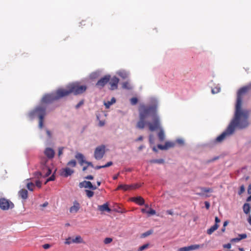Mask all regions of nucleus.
<instances>
[{"label":"nucleus","mask_w":251,"mask_h":251,"mask_svg":"<svg viewBox=\"0 0 251 251\" xmlns=\"http://www.w3.org/2000/svg\"><path fill=\"white\" fill-rule=\"evenodd\" d=\"M101 168H103V165L102 166H97L95 167V169H96V170H99V169H100Z\"/></svg>","instance_id":"61"},{"label":"nucleus","mask_w":251,"mask_h":251,"mask_svg":"<svg viewBox=\"0 0 251 251\" xmlns=\"http://www.w3.org/2000/svg\"><path fill=\"white\" fill-rule=\"evenodd\" d=\"M74 173V171L68 167L62 169L61 175L65 177H68Z\"/></svg>","instance_id":"16"},{"label":"nucleus","mask_w":251,"mask_h":251,"mask_svg":"<svg viewBox=\"0 0 251 251\" xmlns=\"http://www.w3.org/2000/svg\"><path fill=\"white\" fill-rule=\"evenodd\" d=\"M176 142H177L178 144H180V145H183V143H184V141H183V140L182 139H177V140H176Z\"/></svg>","instance_id":"52"},{"label":"nucleus","mask_w":251,"mask_h":251,"mask_svg":"<svg viewBox=\"0 0 251 251\" xmlns=\"http://www.w3.org/2000/svg\"><path fill=\"white\" fill-rule=\"evenodd\" d=\"M215 224H218V223L220 222V220L218 218V217H216L215 218Z\"/></svg>","instance_id":"59"},{"label":"nucleus","mask_w":251,"mask_h":251,"mask_svg":"<svg viewBox=\"0 0 251 251\" xmlns=\"http://www.w3.org/2000/svg\"><path fill=\"white\" fill-rule=\"evenodd\" d=\"M118 75L123 78H126L128 76L127 73L126 72L123 71H119L118 73Z\"/></svg>","instance_id":"31"},{"label":"nucleus","mask_w":251,"mask_h":251,"mask_svg":"<svg viewBox=\"0 0 251 251\" xmlns=\"http://www.w3.org/2000/svg\"><path fill=\"white\" fill-rule=\"evenodd\" d=\"M50 247V245L49 244H46L43 245V247L44 249H48Z\"/></svg>","instance_id":"51"},{"label":"nucleus","mask_w":251,"mask_h":251,"mask_svg":"<svg viewBox=\"0 0 251 251\" xmlns=\"http://www.w3.org/2000/svg\"><path fill=\"white\" fill-rule=\"evenodd\" d=\"M35 184L37 187L38 188L41 187L42 186V183L40 180H36L35 182Z\"/></svg>","instance_id":"48"},{"label":"nucleus","mask_w":251,"mask_h":251,"mask_svg":"<svg viewBox=\"0 0 251 251\" xmlns=\"http://www.w3.org/2000/svg\"><path fill=\"white\" fill-rule=\"evenodd\" d=\"M221 88L219 85H217L216 87L212 89L211 92L212 94H215L219 93L220 91Z\"/></svg>","instance_id":"32"},{"label":"nucleus","mask_w":251,"mask_h":251,"mask_svg":"<svg viewBox=\"0 0 251 251\" xmlns=\"http://www.w3.org/2000/svg\"><path fill=\"white\" fill-rule=\"evenodd\" d=\"M130 103L132 105H135L136 104H137V103L138 102V99H137V98L134 97V98H132L130 99Z\"/></svg>","instance_id":"38"},{"label":"nucleus","mask_w":251,"mask_h":251,"mask_svg":"<svg viewBox=\"0 0 251 251\" xmlns=\"http://www.w3.org/2000/svg\"><path fill=\"white\" fill-rule=\"evenodd\" d=\"M75 157L78 160L79 163L81 166H82L83 164L85 163V162L86 161L84 160V157L83 155L80 153H76Z\"/></svg>","instance_id":"18"},{"label":"nucleus","mask_w":251,"mask_h":251,"mask_svg":"<svg viewBox=\"0 0 251 251\" xmlns=\"http://www.w3.org/2000/svg\"><path fill=\"white\" fill-rule=\"evenodd\" d=\"M219 225L218 224H214L210 228L207 229V233L209 235H211L213 232L218 229Z\"/></svg>","instance_id":"25"},{"label":"nucleus","mask_w":251,"mask_h":251,"mask_svg":"<svg viewBox=\"0 0 251 251\" xmlns=\"http://www.w3.org/2000/svg\"><path fill=\"white\" fill-rule=\"evenodd\" d=\"M150 244L147 243L143 245V246L140 247L138 250V251H142L146 249H147L149 247Z\"/></svg>","instance_id":"36"},{"label":"nucleus","mask_w":251,"mask_h":251,"mask_svg":"<svg viewBox=\"0 0 251 251\" xmlns=\"http://www.w3.org/2000/svg\"><path fill=\"white\" fill-rule=\"evenodd\" d=\"M80 208L79 203L77 201H75L73 202V205L70 208L69 211L71 213H76L78 211Z\"/></svg>","instance_id":"14"},{"label":"nucleus","mask_w":251,"mask_h":251,"mask_svg":"<svg viewBox=\"0 0 251 251\" xmlns=\"http://www.w3.org/2000/svg\"><path fill=\"white\" fill-rule=\"evenodd\" d=\"M235 131V111L234 116L226 129L212 141V144L217 145L222 143L234 134Z\"/></svg>","instance_id":"4"},{"label":"nucleus","mask_w":251,"mask_h":251,"mask_svg":"<svg viewBox=\"0 0 251 251\" xmlns=\"http://www.w3.org/2000/svg\"><path fill=\"white\" fill-rule=\"evenodd\" d=\"M55 179V176L54 175H52L51 176H50L49 178H48L47 181L46 182L45 184L50 181H53Z\"/></svg>","instance_id":"45"},{"label":"nucleus","mask_w":251,"mask_h":251,"mask_svg":"<svg viewBox=\"0 0 251 251\" xmlns=\"http://www.w3.org/2000/svg\"><path fill=\"white\" fill-rule=\"evenodd\" d=\"M245 191V187L243 185H242L240 188V190L238 192V194L239 195H241V194H242Z\"/></svg>","instance_id":"44"},{"label":"nucleus","mask_w":251,"mask_h":251,"mask_svg":"<svg viewBox=\"0 0 251 251\" xmlns=\"http://www.w3.org/2000/svg\"><path fill=\"white\" fill-rule=\"evenodd\" d=\"M149 140L150 143H152L153 142V137L152 135H150L149 137Z\"/></svg>","instance_id":"55"},{"label":"nucleus","mask_w":251,"mask_h":251,"mask_svg":"<svg viewBox=\"0 0 251 251\" xmlns=\"http://www.w3.org/2000/svg\"><path fill=\"white\" fill-rule=\"evenodd\" d=\"M76 162L75 160H72L67 163L68 166H71L72 167H75L76 166Z\"/></svg>","instance_id":"37"},{"label":"nucleus","mask_w":251,"mask_h":251,"mask_svg":"<svg viewBox=\"0 0 251 251\" xmlns=\"http://www.w3.org/2000/svg\"><path fill=\"white\" fill-rule=\"evenodd\" d=\"M86 89V86L80 85L79 83L75 82L67 85L66 89H59L58 94L63 97L68 96L71 93L77 95L82 94Z\"/></svg>","instance_id":"5"},{"label":"nucleus","mask_w":251,"mask_h":251,"mask_svg":"<svg viewBox=\"0 0 251 251\" xmlns=\"http://www.w3.org/2000/svg\"><path fill=\"white\" fill-rule=\"evenodd\" d=\"M201 190L202 191V193H197L196 194L199 196H203L204 195L203 193H209L212 192V189L206 187H201Z\"/></svg>","instance_id":"23"},{"label":"nucleus","mask_w":251,"mask_h":251,"mask_svg":"<svg viewBox=\"0 0 251 251\" xmlns=\"http://www.w3.org/2000/svg\"><path fill=\"white\" fill-rule=\"evenodd\" d=\"M157 107L156 102L149 105H141L138 109L139 120L136 124V127L142 129L148 126L151 131L159 129L158 137L159 141L163 142L165 140V135L160 126V120L157 115Z\"/></svg>","instance_id":"1"},{"label":"nucleus","mask_w":251,"mask_h":251,"mask_svg":"<svg viewBox=\"0 0 251 251\" xmlns=\"http://www.w3.org/2000/svg\"><path fill=\"white\" fill-rule=\"evenodd\" d=\"M150 162L151 163L162 164L164 162V160L163 159H153L151 160Z\"/></svg>","instance_id":"33"},{"label":"nucleus","mask_w":251,"mask_h":251,"mask_svg":"<svg viewBox=\"0 0 251 251\" xmlns=\"http://www.w3.org/2000/svg\"><path fill=\"white\" fill-rule=\"evenodd\" d=\"M112 238L107 237L104 239L103 242L105 244H108L110 243L112 241Z\"/></svg>","instance_id":"39"},{"label":"nucleus","mask_w":251,"mask_h":251,"mask_svg":"<svg viewBox=\"0 0 251 251\" xmlns=\"http://www.w3.org/2000/svg\"><path fill=\"white\" fill-rule=\"evenodd\" d=\"M116 102V100L114 98H112L110 101H108L107 102L104 103V105L106 108H109V106Z\"/></svg>","instance_id":"29"},{"label":"nucleus","mask_w":251,"mask_h":251,"mask_svg":"<svg viewBox=\"0 0 251 251\" xmlns=\"http://www.w3.org/2000/svg\"><path fill=\"white\" fill-rule=\"evenodd\" d=\"M113 164V162L112 161H109L107 162L105 165H103V168L109 167L111 166Z\"/></svg>","instance_id":"49"},{"label":"nucleus","mask_w":251,"mask_h":251,"mask_svg":"<svg viewBox=\"0 0 251 251\" xmlns=\"http://www.w3.org/2000/svg\"><path fill=\"white\" fill-rule=\"evenodd\" d=\"M83 103H84V100H80L79 102V103L75 105V108L78 109V108H79L80 106L82 105L83 104Z\"/></svg>","instance_id":"42"},{"label":"nucleus","mask_w":251,"mask_h":251,"mask_svg":"<svg viewBox=\"0 0 251 251\" xmlns=\"http://www.w3.org/2000/svg\"><path fill=\"white\" fill-rule=\"evenodd\" d=\"M14 207V203L9 200L4 198H0V209L2 210H8Z\"/></svg>","instance_id":"7"},{"label":"nucleus","mask_w":251,"mask_h":251,"mask_svg":"<svg viewBox=\"0 0 251 251\" xmlns=\"http://www.w3.org/2000/svg\"><path fill=\"white\" fill-rule=\"evenodd\" d=\"M109 81V84L110 85V89L112 90L117 89L118 84L119 81V78L116 76H114Z\"/></svg>","instance_id":"12"},{"label":"nucleus","mask_w":251,"mask_h":251,"mask_svg":"<svg viewBox=\"0 0 251 251\" xmlns=\"http://www.w3.org/2000/svg\"><path fill=\"white\" fill-rule=\"evenodd\" d=\"M105 152V147L104 145H101L97 147L94 151V157L97 160L101 159Z\"/></svg>","instance_id":"8"},{"label":"nucleus","mask_w":251,"mask_h":251,"mask_svg":"<svg viewBox=\"0 0 251 251\" xmlns=\"http://www.w3.org/2000/svg\"><path fill=\"white\" fill-rule=\"evenodd\" d=\"M249 89V87H243L238 92L236 100V128H245L250 124V111L242 107V97L248 92Z\"/></svg>","instance_id":"2"},{"label":"nucleus","mask_w":251,"mask_h":251,"mask_svg":"<svg viewBox=\"0 0 251 251\" xmlns=\"http://www.w3.org/2000/svg\"><path fill=\"white\" fill-rule=\"evenodd\" d=\"M247 237V235L245 233L238 234L236 237V242L239 241L242 239H245Z\"/></svg>","instance_id":"30"},{"label":"nucleus","mask_w":251,"mask_h":251,"mask_svg":"<svg viewBox=\"0 0 251 251\" xmlns=\"http://www.w3.org/2000/svg\"><path fill=\"white\" fill-rule=\"evenodd\" d=\"M140 186L136 184L134 185H126V184H121L118 186L117 190L123 189L124 191H127L129 190L135 189L139 188Z\"/></svg>","instance_id":"10"},{"label":"nucleus","mask_w":251,"mask_h":251,"mask_svg":"<svg viewBox=\"0 0 251 251\" xmlns=\"http://www.w3.org/2000/svg\"><path fill=\"white\" fill-rule=\"evenodd\" d=\"M48 205V202H44L43 204H42L41 206L42 207H46Z\"/></svg>","instance_id":"63"},{"label":"nucleus","mask_w":251,"mask_h":251,"mask_svg":"<svg viewBox=\"0 0 251 251\" xmlns=\"http://www.w3.org/2000/svg\"><path fill=\"white\" fill-rule=\"evenodd\" d=\"M143 140V137L142 136H139L137 139H136V141H142Z\"/></svg>","instance_id":"62"},{"label":"nucleus","mask_w":251,"mask_h":251,"mask_svg":"<svg viewBox=\"0 0 251 251\" xmlns=\"http://www.w3.org/2000/svg\"><path fill=\"white\" fill-rule=\"evenodd\" d=\"M84 185H85L84 181L83 182H80L79 184V186L80 188L84 187Z\"/></svg>","instance_id":"58"},{"label":"nucleus","mask_w":251,"mask_h":251,"mask_svg":"<svg viewBox=\"0 0 251 251\" xmlns=\"http://www.w3.org/2000/svg\"><path fill=\"white\" fill-rule=\"evenodd\" d=\"M85 164H87V166H91V167H94V165L91 162H88V161H86L85 162Z\"/></svg>","instance_id":"57"},{"label":"nucleus","mask_w":251,"mask_h":251,"mask_svg":"<svg viewBox=\"0 0 251 251\" xmlns=\"http://www.w3.org/2000/svg\"><path fill=\"white\" fill-rule=\"evenodd\" d=\"M80 26L82 27L86 25H92L93 23L90 20H82L80 23Z\"/></svg>","instance_id":"28"},{"label":"nucleus","mask_w":251,"mask_h":251,"mask_svg":"<svg viewBox=\"0 0 251 251\" xmlns=\"http://www.w3.org/2000/svg\"><path fill=\"white\" fill-rule=\"evenodd\" d=\"M72 239L71 237H69L66 239V241L65 242V244L67 245H70V244L72 243Z\"/></svg>","instance_id":"41"},{"label":"nucleus","mask_w":251,"mask_h":251,"mask_svg":"<svg viewBox=\"0 0 251 251\" xmlns=\"http://www.w3.org/2000/svg\"><path fill=\"white\" fill-rule=\"evenodd\" d=\"M44 154L48 159H52L54 156L55 151L50 148H47L44 151Z\"/></svg>","instance_id":"13"},{"label":"nucleus","mask_w":251,"mask_h":251,"mask_svg":"<svg viewBox=\"0 0 251 251\" xmlns=\"http://www.w3.org/2000/svg\"><path fill=\"white\" fill-rule=\"evenodd\" d=\"M129 84L128 82H125L123 83V87L124 88L129 89Z\"/></svg>","instance_id":"43"},{"label":"nucleus","mask_w":251,"mask_h":251,"mask_svg":"<svg viewBox=\"0 0 251 251\" xmlns=\"http://www.w3.org/2000/svg\"><path fill=\"white\" fill-rule=\"evenodd\" d=\"M248 193L249 194H251V184L249 185V187L248 188Z\"/></svg>","instance_id":"60"},{"label":"nucleus","mask_w":251,"mask_h":251,"mask_svg":"<svg viewBox=\"0 0 251 251\" xmlns=\"http://www.w3.org/2000/svg\"><path fill=\"white\" fill-rule=\"evenodd\" d=\"M48 162V159L45 157H43L41 159L40 164H41V168L42 169V172H36L34 173V175L35 177L39 178L42 175H44V176L47 177L48 176L50 175L51 173V169L48 166L47 163Z\"/></svg>","instance_id":"6"},{"label":"nucleus","mask_w":251,"mask_h":251,"mask_svg":"<svg viewBox=\"0 0 251 251\" xmlns=\"http://www.w3.org/2000/svg\"><path fill=\"white\" fill-rule=\"evenodd\" d=\"M133 201L139 205H143L145 203L144 199L141 197H137L133 198Z\"/></svg>","instance_id":"22"},{"label":"nucleus","mask_w":251,"mask_h":251,"mask_svg":"<svg viewBox=\"0 0 251 251\" xmlns=\"http://www.w3.org/2000/svg\"><path fill=\"white\" fill-rule=\"evenodd\" d=\"M75 157L78 160L79 163L81 166H82L83 164L85 163V162L86 161L84 160V157L83 155L80 153H76Z\"/></svg>","instance_id":"20"},{"label":"nucleus","mask_w":251,"mask_h":251,"mask_svg":"<svg viewBox=\"0 0 251 251\" xmlns=\"http://www.w3.org/2000/svg\"><path fill=\"white\" fill-rule=\"evenodd\" d=\"M85 192H86L87 196L89 198H92L94 195V193L91 190H86Z\"/></svg>","instance_id":"35"},{"label":"nucleus","mask_w":251,"mask_h":251,"mask_svg":"<svg viewBox=\"0 0 251 251\" xmlns=\"http://www.w3.org/2000/svg\"><path fill=\"white\" fill-rule=\"evenodd\" d=\"M151 233V231H148L142 234V236L144 237H147L150 235Z\"/></svg>","instance_id":"47"},{"label":"nucleus","mask_w":251,"mask_h":251,"mask_svg":"<svg viewBox=\"0 0 251 251\" xmlns=\"http://www.w3.org/2000/svg\"><path fill=\"white\" fill-rule=\"evenodd\" d=\"M205 207L207 209H208L210 207V204L208 201L204 202Z\"/></svg>","instance_id":"53"},{"label":"nucleus","mask_w":251,"mask_h":251,"mask_svg":"<svg viewBox=\"0 0 251 251\" xmlns=\"http://www.w3.org/2000/svg\"><path fill=\"white\" fill-rule=\"evenodd\" d=\"M251 206L249 203H246L243 205V210L246 214H249L250 212Z\"/></svg>","instance_id":"27"},{"label":"nucleus","mask_w":251,"mask_h":251,"mask_svg":"<svg viewBox=\"0 0 251 251\" xmlns=\"http://www.w3.org/2000/svg\"><path fill=\"white\" fill-rule=\"evenodd\" d=\"M110 78L109 75L104 76L97 82L96 86L99 88H102L109 81Z\"/></svg>","instance_id":"9"},{"label":"nucleus","mask_w":251,"mask_h":251,"mask_svg":"<svg viewBox=\"0 0 251 251\" xmlns=\"http://www.w3.org/2000/svg\"><path fill=\"white\" fill-rule=\"evenodd\" d=\"M75 157L78 160L79 163L81 166H82L83 164L85 163V162L86 161L84 160V157L83 155L80 153H76Z\"/></svg>","instance_id":"19"},{"label":"nucleus","mask_w":251,"mask_h":251,"mask_svg":"<svg viewBox=\"0 0 251 251\" xmlns=\"http://www.w3.org/2000/svg\"><path fill=\"white\" fill-rule=\"evenodd\" d=\"M26 187L29 190L33 191L34 188V184L32 182L27 183Z\"/></svg>","instance_id":"34"},{"label":"nucleus","mask_w":251,"mask_h":251,"mask_svg":"<svg viewBox=\"0 0 251 251\" xmlns=\"http://www.w3.org/2000/svg\"><path fill=\"white\" fill-rule=\"evenodd\" d=\"M73 243H84V242L82 238V237L80 235L76 236L75 238L72 239Z\"/></svg>","instance_id":"24"},{"label":"nucleus","mask_w":251,"mask_h":251,"mask_svg":"<svg viewBox=\"0 0 251 251\" xmlns=\"http://www.w3.org/2000/svg\"><path fill=\"white\" fill-rule=\"evenodd\" d=\"M231 246V245L230 243H228V244H225V245H223L224 248H226V249H230Z\"/></svg>","instance_id":"50"},{"label":"nucleus","mask_w":251,"mask_h":251,"mask_svg":"<svg viewBox=\"0 0 251 251\" xmlns=\"http://www.w3.org/2000/svg\"><path fill=\"white\" fill-rule=\"evenodd\" d=\"M60 95L58 94V89L55 94L45 95L42 99L41 105L37 107L33 111L34 114L37 115L39 117V126L40 128H42L43 126L44 118L46 115L47 108L46 104L63 98V96Z\"/></svg>","instance_id":"3"},{"label":"nucleus","mask_w":251,"mask_h":251,"mask_svg":"<svg viewBox=\"0 0 251 251\" xmlns=\"http://www.w3.org/2000/svg\"><path fill=\"white\" fill-rule=\"evenodd\" d=\"M166 213L171 215H173L174 214L173 211L172 210H168L166 211Z\"/></svg>","instance_id":"54"},{"label":"nucleus","mask_w":251,"mask_h":251,"mask_svg":"<svg viewBox=\"0 0 251 251\" xmlns=\"http://www.w3.org/2000/svg\"><path fill=\"white\" fill-rule=\"evenodd\" d=\"M84 182H85L84 188H89L93 190H96L97 189V187L93 185V184H92V183L90 181H84Z\"/></svg>","instance_id":"26"},{"label":"nucleus","mask_w":251,"mask_h":251,"mask_svg":"<svg viewBox=\"0 0 251 251\" xmlns=\"http://www.w3.org/2000/svg\"><path fill=\"white\" fill-rule=\"evenodd\" d=\"M175 146V144L173 142H166L164 145H158L157 147L158 149L161 150H168V149L170 148L174 147Z\"/></svg>","instance_id":"15"},{"label":"nucleus","mask_w":251,"mask_h":251,"mask_svg":"<svg viewBox=\"0 0 251 251\" xmlns=\"http://www.w3.org/2000/svg\"><path fill=\"white\" fill-rule=\"evenodd\" d=\"M18 195L22 199L26 200L28 198V191L25 189H22L19 191Z\"/></svg>","instance_id":"17"},{"label":"nucleus","mask_w":251,"mask_h":251,"mask_svg":"<svg viewBox=\"0 0 251 251\" xmlns=\"http://www.w3.org/2000/svg\"><path fill=\"white\" fill-rule=\"evenodd\" d=\"M147 213L149 215H153L156 214V211L154 209H150V210L147 211Z\"/></svg>","instance_id":"40"},{"label":"nucleus","mask_w":251,"mask_h":251,"mask_svg":"<svg viewBox=\"0 0 251 251\" xmlns=\"http://www.w3.org/2000/svg\"><path fill=\"white\" fill-rule=\"evenodd\" d=\"M64 149L63 147H60L58 149V156H60L63 154V150Z\"/></svg>","instance_id":"46"},{"label":"nucleus","mask_w":251,"mask_h":251,"mask_svg":"<svg viewBox=\"0 0 251 251\" xmlns=\"http://www.w3.org/2000/svg\"><path fill=\"white\" fill-rule=\"evenodd\" d=\"M248 222L250 224V225L251 226V216L250 215L249 218H248Z\"/></svg>","instance_id":"64"},{"label":"nucleus","mask_w":251,"mask_h":251,"mask_svg":"<svg viewBox=\"0 0 251 251\" xmlns=\"http://www.w3.org/2000/svg\"><path fill=\"white\" fill-rule=\"evenodd\" d=\"M201 246L200 245H192L188 247H184L178 249V251H191L199 249Z\"/></svg>","instance_id":"11"},{"label":"nucleus","mask_w":251,"mask_h":251,"mask_svg":"<svg viewBox=\"0 0 251 251\" xmlns=\"http://www.w3.org/2000/svg\"><path fill=\"white\" fill-rule=\"evenodd\" d=\"M93 178H94L93 176L91 175H88V176H86V177H85V179H90V180L93 179Z\"/></svg>","instance_id":"56"},{"label":"nucleus","mask_w":251,"mask_h":251,"mask_svg":"<svg viewBox=\"0 0 251 251\" xmlns=\"http://www.w3.org/2000/svg\"><path fill=\"white\" fill-rule=\"evenodd\" d=\"M99 210L100 211H107L110 212L111 209L109 207L108 203H106L102 205L99 206Z\"/></svg>","instance_id":"21"}]
</instances>
